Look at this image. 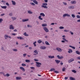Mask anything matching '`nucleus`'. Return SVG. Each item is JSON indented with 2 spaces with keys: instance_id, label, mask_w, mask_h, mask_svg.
<instances>
[{
  "instance_id": "nucleus-14",
  "label": "nucleus",
  "mask_w": 80,
  "mask_h": 80,
  "mask_svg": "<svg viewBox=\"0 0 80 80\" xmlns=\"http://www.w3.org/2000/svg\"><path fill=\"white\" fill-rule=\"evenodd\" d=\"M72 51L71 49H68V52L69 53H71L72 52Z\"/></svg>"
},
{
  "instance_id": "nucleus-9",
  "label": "nucleus",
  "mask_w": 80,
  "mask_h": 80,
  "mask_svg": "<svg viewBox=\"0 0 80 80\" xmlns=\"http://www.w3.org/2000/svg\"><path fill=\"white\" fill-rule=\"evenodd\" d=\"M20 69H21L23 72H25V69L23 67H20Z\"/></svg>"
},
{
  "instance_id": "nucleus-40",
  "label": "nucleus",
  "mask_w": 80,
  "mask_h": 80,
  "mask_svg": "<svg viewBox=\"0 0 80 80\" xmlns=\"http://www.w3.org/2000/svg\"><path fill=\"white\" fill-rule=\"evenodd\" d=\"M76 53H77V54H78V55H80V52H79V51H76Z\"/></svg>"
},
{
  "instance_id": "nucleus-37",
  "label": "nucleus",
  "mask_w": 80,
  "mask_h": 80,
  "mask_svg": "<svg viewBox=\"0 0 80 80\" xmlns=\"http://www.w3.org/2000/svg\"><path fill=\"white\" fill-rule=\"evenodd\" d=\"M12 50H13L14 52H17L18 51V49H12Z\"/></svg>"
},
{
  "instance_id": "nucleus-59",
  "label": "nucleus",
  "mask_w": 80,
  "mask_h": 80,
  "mask_svg": "<svg viewBox=\"0 0 80 80\" xmlns=\"http://www.w3.org/2000/svg\"><path fill=\"white\" fill-rule=\"evenodd\" d=\"M64 31L65 32H68V30H66V29L65 30H64Z\"/></svg>"
},
{
  "instance_id": "nucleus-55",
  "label": "nucleus",
  "mask_w": 80,
  "mask_h": 80,
  "mask_svg": "<svg viewBox=\"0 0 80 80\" xmlns=\"http://www.w3.org/2000/svg\"><path fill=\"white\" fill-rule=\"evenodd\" d=\"M69 33H71V34L72 35H73V33L71 31L69 32Z\"/></svg>"
},
{
  "instance_id": "nucleus-15",
  "label": "nucleus",
  "mask_w": 80,
  "mask_h": 80,
  "mask_svg": "<svg viewBox=\"0 0 80 80\" xmlns=\"http://www.w3.org/2000/svg\"><path fill=\"white\" fill-rule=\"evenodd\" d=\"M43 8H48V7L46 6H43L42 5L41 6Z\"/></svg>"
},
{
  "instance_id": "nucleus-1",
  "label": "nucleus",
  "mask_w": 80,
  "mask_h": 80,
  "mask_svg": "<svg viewBox=\"0 0 80 80\" xmlns=\"http://www.w3.org/2000/svg\"><path fill=\"white\" fill-rule=\"evenodd\" d=\"M36 63H37V64H36V66H37V67H41V63L36 62Z\"/></svg>"
},
{
  "instance_id": "nucleus-20",
  "label": "nucleus",
  "mask_w": 80,
  "mask_h": 80,
  "mask_svg": "<svg viewBox=\"0 0 80 80\" xmlns=\"http://www.w3.org/2000/svg\"><path fill=\"white\" fill-rule=\"evenodd\" d=\"M16 79L17 80H20L22 79V78L21 77H16Z\"/></svg>"
},
{
  "instance_id": "nucleus-63",
  "label": "nucleus",
  "mask_w": 80,
  "mask_h": 80,
  "mask_svg": "<svg viewBox=\"0 0 80 80\" xmlns=\"http://www.w3.org/2000/svg\"><path fill=\"white\" fill-rule=\"evenodd\" d=\"M78 22H80V19H79L78 20H77Z\"/></svg>"
},
{
  "instance_id": "nucleus-44",
  "label": "nucleus",
  "mask_w": 80,
  "mask_h": 80,
  "mask_svg": "<svg viewBox=\"0 0 80 80\" xmlns=\"http://www.w3.org/2000/svg\"><path fill=\"white\" fill-rule=\"evenodd\" d=\"M1 50L2 51H5V50L4 49V48L3 47H2V48H1Z\"/></svg>"
},
{
  "instance_id": "nucleus-34",
  "label": "nucleus",
  "mask_w": 80,
  "mask_h": 80,
  "mask_svg": "<svg viewBox=\"0 0 80 80\" xmlns=\"http://www.w3.org/2000/svg\"><path fill=\"white\" fill-rule=\"evenodd\" d=\"M33 2H34L35 4H38V2L36 0L33 1Z\"/></svg>"
},
{
  "instance_id": "nucleus-29",
  "label": "nucleus",
  "mask_w": 80,
  "mask_h": 80,
  "mask_svg": "<svg viewBox=\"0 0 80 80\" xmlns=\"http://www.w3.org/2000/svg\"><path fill=\"white\" fill-rule=\"evenodd\" d=\"M71 16L73 18H75L76 16L74 14H72Z\"/></svg>"
},
{
  "instance_id": "nucleus-50",
  "label": "nucleus",
  "mask_w": 80,
  "mask_h": 80,
  "mask_svg": "<svg viewBox=\"0 0 80 80\" xmlns=\"http://www.w3.org/2000/svg\"><path fill=\"white\" fill-rule=\"evenodd\" d=\"M30 4H31L32 5L35 6V4H34L33 3H32V2H31L30 3Z\"/></svg>"
},
{
  "instance_id": "nucleus-6",
  "label": "nucleus",
  "mask_w": 80,
  "mask_h": 80,
  "mask_svg": "<svg viewBox=\"0 0 80 80\" xmlns=\"http://www.w3.org/2000/svg\"><path fill=\"white\" fill-rule=\"evenodd\" d=\"M40 48L42 50H45L46 49V46H41L40 47Z\"/></svg>"
},
{
  "instance_id": "nucleus-51",
  "label": "nucleus",
  "mask_w": 80,
  "mask_h": 80,
  "mask_svg": "<svg viewBox=\"0 0 80 80\" xmlns=\"http://www.w3.org/2000/svg\"><path fill=\"white\" fill-rule=\"evenodd\" d=\"M26 65L24 63H22V66H26Z\"/></svg>"
},
{
  "instance_id": "nucleus-24",
  "label": "nucleus",
  "mask_w": 80,
  "mask_h": 80,
  "mask_svg": "<svg viewBox=\"0 0 80 80\" xmlns=\"http://www.w3.org/2000/svg\"><path fill=\"white\" fill-rule=\"evenodd\" d=\"M37 43L36 41L34 42H33V44L34 45V47H36V44Z\"/></svg>"
},
{
  "instance_id": "nucleus-19",
  "label": "nucleus",
  "mask_w": 80,
  "mask_h": 80,
  "mask_svg": "<svg viewBox=\"0 0 80 80\" xmlns=\"http://www.w3.org/2000/svg\"><path fill=\"white\" fill-rule=\"evenodd\" d=\"M37 42L38 43H41V42H42V41H41V40H38L37 41Z\"/></svg>"
},
{
  "instance_id": "nucleus-11",
  "label": "nucleus",
  "mask_w": 80,
  "mask_h": 80,
  "mask_svg": "<svg viewBox=\"0 0 80 80\" xmlns=\"http://www.w3.org/2000/svg\"><path fill=\"white\" fill-rule=\"evenodd\" d=\"M68 8L69 9H73L74 8V6H71L69 7Z\"/></svg>"
},
{
  "instance_id": "nucleus-38",
  "label": "nucleus",
  "mask_w": 80,
  "mask_h": 80,
  "mask_svg": "<svg viewBox=\"0 0 80 80\" xmlns=\"http://www.w3.org/2000/svg\"><path fill=\"white\" fill-rule=\"evenodd\" d=\"M5 76H7V77H9L10 76V74L8 73H7L5 75Z\"/></svg>"
},
{
  "instance_id": "nucleus-21",
  "label": "nucleus",
  "mask_w": 80,
  "mask_h": 80,
  "mask_svg": "<svg viewBox=\"0 0 80 80\" xmlns=\"http://www.w3.org/2000/svg\"><path fill=\"white\" fill-rule=\"evenodd\" d=\"M55 62H56V63H57V64H58L60 63V61L58 60H56Z\"/></svg>"
},
{
  "instance_id": "nucleus-28",
  "label": "nucleus",
  "mask_w": 80,
  "mask_h": 80,
  "mask_svg": "<svg viewBox=\"0 0 80 80\" xmlns=\"http://www.w3.org/2000/svg\"><path fill=\"white\" fill-rule=\"evenodd\" d=\"M45 44L47 45H50V44L49 43H48V42L47 41H46L45 42Z\"/></svg>"
},
{
  "instance_id": "nucleus-33",
  "label": "nucleus",
  "mask_w": 80,
  "mask_h": 80,
  "mask_svg": "<svg viewBox=\"0 0 80 80\" xmlns=\"http://www.w3.org/2000/svg\"><path fill=\"white\" fill-rule=\"evenodd\" d=\"M25 62H26L27 63L30 62V60H25Z\"/></svg>"
},
{
  "instance_id": "nucleus-47",
  "label": "nucleus",
  "mask_w": 80,
  "mask_h": 80,
  "mask_svg": "<svg viewBox=\"0 0 80 80\" xmlns=\"http://www.w3.org/2000/svg\"><path fill=\"white\" fill-rule=\"evenodd\" d=\"M42 5H43L47 6V3H42Z\"/></svg>"
},
{
  "instance_id": "nucleus-7",
  "label": "nucleus",
  "mask_w": 80,
  "mask_h": 80,
  "mask_svg": "<svg viewBox=\"0 0 80 80\" xmlns=\"http://www.w3.org/2000/svg\"><path fill=\"white\" fill-rule=\"evenodd\" d=\"M74 61V59L73 58H71L68 61V62L69 63H71V62H72L73 61Z\"/></svg>"
},
{
  "instance_id": "nucleus-16",
  "label": "nucleus",
  "mask_w": 80,
  "mask_h": 80,
  "mask_svg": "<svg viewBox=\"0 0 80 80\" xmlns=\"http://www.w3.org/2000/svg\"><path fill=\"white\" fill-rule=\"evenodd\" d=\"M40 15L42 16V17H45V15L43 13H40Z\"/></svg>"
},
{
  "instance_id": "nucleus-43",
  "label": "nucleus",
  "mask_w": 80,
  "mask_h": 80,
  "mask_svg": "<svg viewBox=\"0 0 80 80\" xmlns=\"http://www.w3.org/2000/svg\"><path fill=\"white\" fill-rule=\"evenodd\" d=\"M63 58V57L62 56H61L60 57V58H59V59H62Z\"/></svg>"
},
{
  "instance_id": "nucleus-49",
  "label": "nucleus",
  "mask_w": 80,
  "mask_h": 80,
  "mask_svg": "<svg viewBox=\"0 0 80 80\" xmlns=\"http://www.w3.org/2000/svg\"><path fill=\"white\" fill-rule=\"evenodd\" d=\"M34 61H35V62H38V59H34Z\"/></svg>"
},
{
  "instance_id": "nucleus-2",
  "label": "nucleus",
  "mask_w": 80,
  "mask_h": 80,
  "mask_svg": "<svg viewBox=\"0 0 80 80\" xmlns=\"http://www.w3.org/2000/svg\"><path fill=\"white\" fill-rule=\"evenodd\" d=\"M70 17V14H69L68 13H65L64 14H63L62 17L63 18H64L66 17Z\"/></svg>"
},
{
  "instance_id": "nucleus-25",
  "label": "nucleus",
  "mask_w": 80,
  "mask_h": 80,
  "mask_svg": "<svg viewBox=\"0 0 80 80\" xmlns=\"http://www.w3.org/2000/svg\"><path fill=\"white\" fill-rule=\"evenodd\" d=\"M28 13L30 14H32V12L30 10H28Z\"/></svg>"
},
{
  "instance_id": "nucleus-5",
  "label": "nucleus",
  "mask_w": 80,
  "mask_h": 80,
  "mask_svg": "<svg viewBox=\"0 0 80 80\" xmlns=\"http://www.w3.org/2000/svg\"><path fill=\"white\" fill-rule=\"evenodd\" d=\"M56 50L58 52H61L62 51V49L59 48H56Z\"/></svg>"
},
{
  "instance_id": "nucleus-41",
  "label": "nucleus",
  "mask_w": 80,
  "mask_h": 80,
  "mask_svg": "<svg viewBox=\"0 0 80 80\" xmlns=\"http://www.w3.org/2000/svg\"><path fill=\"white\" fill-rule=\"evenodd\" d=\"M59 28L60 29H63L64 28V27L62 26H60Z\"/></svg>"
},
{
  "instance_id": "nucleus-39",
  "label": "nucleus",
  "mask_w": 80,
  "mask_h": 80,
  "mask_svg": "<svg viewBox=\"0 0 80 80\" xmlns=\"http://www.w3.org/2000/svg\"><path fill=\"white\" fill-rule=\"evenodd\" d=\"M55 70V69L54 68H52L49 71L52 72V71H54Z\"/></svg>"
},
{
  "instance_id": "nucleus-58",
  "label": "nucleus",
  "mask_w": 80,
  "mask_h": 80,
  "mask_svg": "<svg viewBox=\"0 0 80 80\" xmlns=\"http://www.w3.org/2000/svg\"><path fill=\"white\" fill-rule=\"evenodd\" d=\"M9 15L10 16H12V13H10L9 14Z\"/></svg>"
},
{
  "instance_id": "nucleus-31",
  "label": "nucleus",
  "mask_w": 80,
  "mask_h": 80,
  "mask_svg": "<svg viewBox=\"0 0 80 80\" xmlns=\"http://www.w3.org/2000/svg\"><path fill=\"white\" fill-rule=\"evenodd\" d=\"M38 19H39L40 20H43L42 18H41V16H39Z\"/></svg>"
},
{
  "instance_id": "nucleus-53",
  "label": "nucleus",
  "mask_w": 80,
  "mask_h": 80,
  "mask_svg": "<svg viewBox=\"0 0 80 80\" xmlns=\"http://www.w3.org/2000/svg\"><path fill=\"white\" fill-rule=\"evenodd\" d=\"M23 55L24 57H26L27 54L26 53H25V54H23Z\"/></svg>"
},
{
  "instance_id": "nucleus-36",
  "label": "nucleus",
  "mask_w": 80,
  "mask_h": 80,
  "mask_svg": "<svg viewBox=\"0 0 80 80\" xmlns=\"http://www.w3.org/2000/svg\"><path fill=\"white\" fill-rule=\"evenodd\" d=\"M42 26L43 27H46L47 26V24H43Z\"/></svg>"
},
{
  "instance_id": "nucleus-62",
  "label": "nucleus",
  "mask_w": 80,
  "mask_h": 80,
  "mask_svg": "<svg viewBox=\"0 0 80 80\" xmlns=\"http://www.w3.org/2000/svg\"><path fill=\"white\" fill-rule=\"evenodd\" d=\"M6 5L9 6V4L8 3H6Z\"/></svg>"
},
{
  "instance_id": "nucleus-30",
  "label": "nucleus",
  "mask_w": 80,
  "mask_h": 80,
  "mask_svg": "<svg viewBox=\"0 0 80 80\" xmlns=\"http://www.w3.org/2000/svg\"><path fill=\"white\" fill-rule=\"evenodd\" d=\"M69 47L71 48H72L73 49H75V48L73 46H71V45L69 46Z\"/></svg>"
},
{
  "instance_id": "nucleus-60",
  "label": "nucleus",
  "mask_w": 80,
  "mask_h": 80,
  "mask_svg": "<svg viewBox=\"0 0 80 80\" xmlns=\"http://www.w3.org/2000/svg\"><path fill=\"white\" fill-rule=\"evenodd\" d=\"M63 4H64L65 5H67V4L66 2H63Z\"/></svg>"
},
{
  "instance_id": "nucleus-46",
  "label": "nucleus",
  "mask_w": 80,
  "mask_h": 80,
  "mask_svg": "<svg viewBox=\"0 0 80 80\" xmlns=\"http://www.w3.org/2000/svg\"><path fill=\"white\" fill-rule=\"evenodd\" d=\"M3 20L2 18H0V23H1L3 21Z\"/></svg>"
},
{
  "instance_id": "nucleus-35",
  "label": "nucleus",
  "mask_w": 80,
  "mask_h": 80,
  "mask_svg": "<svg viewBox=\"0 0 80 80\" xmlns=\"http://www.w3.org/2000/svg\"><path fill=\"white\" fill-rule=\"evenodd\" d=\"M72 72H73L74 73H76V72H77V71H76L74 70H72Z\"/></svg>"
},
{
  "instance_id": "nucleus-13",
  "label": "nucleus",
  "mask_w": 80,
  "mask_h": 80,
  "mask_svg": "<svg viewBox=\"0 0 80 80\" xmlns=\"http://www.w3.org/2000/svg\"><path fill=\"white\" fill-rule=\"evenodd\" d=\"M8 35L7 34H5V35H4V38H5V39H8Z\"/></svg>"
},
{
  "instance_id": "nucleus-45",
  "label": "nucleus",
  "mask_w": 80,
  "mask_h": 80,
  "mask_svg": "<svg viewBox=\"0 0 80 80\" xmlns=\"http://www.w3.org/2000/svg\"><path fill=\"white\" fill-rule=\"evenodd\" d=\"M11 35L14 36H15L16 35V34L14 33H12V34Z\"/></svg>"
},
{
  "instance_id": "nucleus-3",
  "label": "nucleus",
  "mask_w": 80,
  "mask_h": 80,
  "mask_svg": "<svg viewBox=\"0 0 80 80\" xmlns=\"http://www.w3.org/2000/svg\"><path fill=\"white\" fill-rule=\"evenodd\" d=\"M9 28L11 30H13L14 29V27H13V25L11 24L9 25Z\"/></svg>"
},
{
  "instance_id": "nucleus-52",
  "label": "nucleus",
  "mask_w": 80,
  "mask_h": 80,
  "mask_svg": "<svg viewBox=\"0 0 80 80\" xmlns=\"http://www.w3.org/2000/svg\"><path fill=\"white\" fill-rule=\"evenodd\" d=\"M54 72H55L56 73H58V71H55Z\"/></svg>"
},
{
  "instance_id": "nucleus-17",
  "label": "nucleus",
  "mask_w": 80,
  "mask_h": 80,
  "mask_svg": "<svg viewBox=\"0 0 80 80\" xmlns=\"http://www.w3.org/2000/svg\"><path fill=\"white\" fill-rule=\"evenodd\" d=\"M54 58V56H48V58Z\"/></svg>"
},
{
  "instance_id": "nucleus-64",
  "label": "nucleus",
  "mask_w": 80,
  "mask_h": 80,
  "mask_svg": "<svg viewBox=\"0 0 80 80\" xmlns=\"http://www.w3.org/2000/svg\"><path fill=\"white\" fill-rule=\"evenodd\" d=\"M77 58L79 60H80V57H78Z\"/></svg>"
},
{
  "instance_id": "nucleus-12",
  "label": "nucleus",
  "mask_w": 80,
  "mask_h": 80,
  "mask_svg": "<svg viewBox=\"0 0 80 80\" xmlns=\"http://www.w3.org/2000/svg\"><path fill=\"white\" fill-rule=\"evenodd\" d=\"M17 38H18V39H20V40H24V38L22 37H17Z\"/></svg>"
},
{
  "instance_id": "nucleus-4",
  "label": "nucleus",
  "mask_w": 80,
  "mask_h": 80,
  "mask_svg": "<svg viewBox=\"0 0 80 80\" xmlns=\"http://www.w3.org/2000/svg\"><path fill=\"white\" fill-rule=\"evenodd\" d=\"M43 29H44V31H45V32H48V29H47V27H43Z\"/></svg>"
},
{
  "instance_id": "nucleus-61",
  "label": "nucleus",
  "mask_w": 80,
  "mask_h": 80,
  "mask_svg": "<svg viewBox=\"0 0 80 80\" xmlns=\"http://www.w3.org/2000/svg\"><path fill=\"white\" fill-rule=\"evenodd\" d=\"M57 57L58 58H60V56L59 55H58L57 56Z\"/></svg>"
},
{
  "instance_id": "nucleus-26",
  "label": "nucleus",
  "mask_w": 80,
  "mask_h": 80,
  "mask_svg": "<svg viewBox=\"0 0 80 80\" xmlns=\"http://www.w3.org/2000/svg\"><path fill=\"white\" fill-rule=\"evenodd\" d=\"M11 18L13 21L17 19V18H16L13 17H11Z\"/></svg>"
},
{
  "instance_id": "nucleus-54",
  "label": "nucleus",
  "mask_w": 80,
  "mask_h": 80,
  "mask_svg": "<svg viewBox=\"0 0 80 80\" xmlns=\"http://www.w3.org/2000/svg\"><path fill=\"white\" fill-rule=\"evenodd\" d=\"M65 68H62V71H65Z\"/></svg>"
},
{
  "instance_id": "nucleus-48",
  "label": "nucleus",
  "mask_w": 80,
  "mask_h": 80,
  "mask_svg": "<svg viewBox=\"0 0 80 80\" xmlns=\"http://www.w3.org/2000/svg\"><path fill=\"white\" fill-rule=\"evenodd\" d=\"M27 27L28 28H29V27L31 28V27H32V26H31V25H27Z\"/></svg>"
},
{
  "instance_id": "nucleus-42",
  "label": "nucleus",
  "mask_w": 80,
  "mask_h": 80,
  "mask_svg": "<svg viewBox=\"0 0 80 80\" xmlns=\"http://www.w3.org/2000/svg\"><path fill=\"white\" fill-rule=\"evenodd\" d=\"M76 17L78 19H80V16H79L78 15L76 16Z\"/></svg>"
},
{
  "instance_id": "nucleus-10",
  "label": "nucleus",
  "mask_w": 80,
  "mask_h": 80,
  "mask_svg": "<svg viewBox=\"0 0 80 80\" xmlns=\"http://www.w3.org/2000/svg\"><path fill=\"white\" fill-rule=\"evenodd\" d=\"M69 79H70V80H76L75 78L72 77H70Z\"/></svg>"
},
{
  "instance_id": "nucleus-18",
  "label": "nucleus",
  "mask_w": 80,
  "mask_h": 80,
  "mask_svg": "<svg viewBox=\"0 0 80 80\" xmlns=\"http://www.w3.org/2000/svg\"><path fill=\"white\" fill-rule=\"evenodd\" d=\"M12 5H15L16 4V3L15 2L13 1H12Z\"/></svg>"
},
{
  "instance_id": "nucleus-32",
  "label": "nucleus",
  "mask_w": 80,
  "mask_h": 80,
  "mask_svg": "<svg viewBox=\"0 0 80 80\" xmlns=\"http://www.w3.org/2000/svg\"><path fill=\"white\" fill-rule=\"evenodd\" d=\"M34 53L37 54H38V51H37V50H34Z\"/></svg>"
},
{
  "instance_id": "nucleus-22",
  "label": "nucleus",
  "mask_w": 80,
  "mask_h": 80,
  "mask_svg": "<svg viewBox=\"0 0 80 80\" xmlns=\"http://www.w3.org/2000/svg\"><path fill=\"white\" fill-rule=\"evenodd\" d=\"M23 35L24 36H25L26 37L29 36V35H28V34H27V33L26 32H24L23 34Z\"/></svg>"
},
{
  "instance_id": "nucleus-8",
  "label": "nucleus",
  "mask_w": 80,
  "mask_h": 80,
  "mask_svg": "<svg viewBox=\"0 0 80 80\" xmlns=\"http://www.w3.org/2000/svg\"><path fill=\"white\" fill-rule=\"evenodd\" d=\"M28 20L29 19H22V22H24L28 21Z\"/></svg>"
},
{
  "instance_id": "nucleus-23",
  "label": "nucleus",
  "mask_w": 80,
  "mask_h": 80,
  "mask_svg": "<svg viewBox=\"0 0 80 80\" xmlns=\"http://www.w3.org/2000/svg\"><path fill=\"white\" fill-rule=\"evenodd\" d=\"M1 8H2V9H6L7 8L6 6H1Z\"/></svg>"
},
{
  "instance_id": "nucleus-57",
  "label": "nucleus",
  "mask_w": 80,
  "mask_h": 80,
  "mask_svg": "<svg viewBox=\"0 0 80 80\" xmlns=\"http://www.w3.org/2000/svg\"><path fill=\"white\" fill-rule=\"evenodd\" d=\"M31 69H34L35 68L33 67H31V68H30Z\"/></svg>"
},
{
  "instance_id": "nucleus-56",
  "label": "nucleus",
  "mask_w": 80,
  "mask_h": 80,
  "mask_svg": "<svg viewBox=\"0 0 80 80\" xmlns=\"http://www.w3.org/2000/svg\"><path fill=\"white\" fill-rule=\"evenodd\" d=\"M27 45V44L26 43H24L23 44H22L21 45H22V46H24L25 45Z\"/></svg>"
},
{
  "instance_id": "nucleus-27",
  "label": "nucleus",
  "mask_w": 80,
  "mask_h": 80,
  "mask_svg": "<svg viewBox=\"0 0 80 80\" xmlns=\"http://www.w3.org/2000/svg\"><path fill=\"white\" fill-rule=\"evenodd\" d=\"M72 4H74L76 3V1H74L71 2Z\"/></svg>"
}]
</instances>
